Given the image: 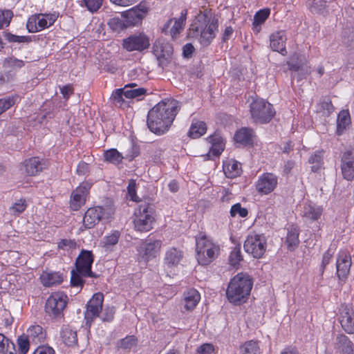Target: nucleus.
<instances>
[{"mask_svg":"<svg viewBox=\"0 0 354 354\" xmlns=\"http://www.w3.org/2000/svg\"><path fill=\"white\" fill-rule=\"evenodd\" d=\"M178 111V102L175 100L168 99L160 102L148 113V128L155 134H164L169 130Z\"/></svg>","mask_w":354,"mask_h":354,"instance_id":"obj_1","label":"nucleus"},{"mask_svg":"<svg viewBox=\"0 0 354 354\" xmlns=\"http://www.w3.org/2000/svg\"><path fill=\"white\" fill-rule=\"evenodd\" d=\"M218 30V20L210 10L200 11L188 30V37L197 39L203 46H209Z\"/></svg>","mask_w":354,"mask_h":354,"instance_id":"obj_2","label":"nucleus"},{"mask_svg":"<svg viewBox=\"0 0 354 354\" xmlns=\"http://www.w3.org/2000/svg\"><path fill=\"white\" fill-rule=\"evenodd\" d=\"M253 286L250 277L244 273H239L229 282L226 290L227 300L238 306L245 303Z\"/></svg>","mask_w":354,"mask_h":354,"instance_id":"obj_3","label":"nucleus"},{"mask_svg":"<svg viewBox=\"0 0 354 354\" xmlns=\"http://www.w3.org/2000/svg\"><path fill=\"white\" fill-rule=\"evenodd\" d=\"M219 252V245L205 234L200 233L196 236V259L199 264L209 265L218 257Z\"/></svg>","mask_w":354,"mask_h":354,"instance_id":"obj_4","label":"nucleus"},{"mask_svg":"<svg viewBox=\"0 0 354 354\" xmlns=\"http://www.w3.org/2000/svg\"><path fill=\"white\" fill-rule=\"evenodd\" d=\"M154 221L152 206L147 203L140 204L134 212L135 229L139 232H148L153 228Z\"/></svg>","mask_w":354,"mask_h":354,"instance_id":"obj_5","label":"nucleus"},{"mask_svg":"<svg viewBox=\"0 0 354 354\" xmlns=\"http://www.w3.org/2000/svg\"><path fill=\"white\" fill-rule=\"evenodd\" d=\"M252 118L257 123H268L275 115L272 104L261 99H255L250 104Z\"/></svg>","mask_w":354,"mask_h":354,"instance_id":"obj_6","label":"nucleus"},{"mask_svg":"<svg viewBox=\"0 0 354 354\" xmlns=\"http://www.w3.org/2000/svg\"><path fill=\"white\" fill-rule=\"evenodd\" d=\"M148 12V8L145 3L139 5L131 8L130 10L123 12L122 17V20L119 19H113L111 24H115L117 28H122L123 27H129L136 26L140 24L145 17Z\"/></svg>","mask_w":354,"mask_h":354,"instance_id":"obj_7","label":"nucleus"},{"mask_svg":"<svg viewBox=\"0 0 354 354\" xmlns=\"http://www.w3.org/2000/svg\"><path fill=\"white\" fill-rule=\"evenodd\" d=\"M114 208L111 205L97 206L87 209L83 218L85 229L93 228L101 220H108L114 214Z\"/></svg>","mask_w":354,"mask_h":354,"instance_id":"obj_8","label":"nucleus"},{"mask_svg":"<svg viewBox=\"0 0 354 354\" xmlns=\"http://www.w3.org/2000/svg\"><path fill=\"white\" fill-rule=\"evenodd\" d=\"M68 297L62 292H53L45 305L46 313L53 318H59L63 316V311L67 304Z\"/></svg>","mask_w":354,"mask_h":354,"instance_id":"obj_9","label":"nucleus"},{"mask_svg":"<svg viewBox=\"0 0 354 354\" xmlns=\"http://www.w3.org/2000/svg\"><path fill=\"white\" fill-rule=\"evenodd\" d=\"M58 15L54 13L35 14L30 16L27 21L26 27L30 32H37L52 26L57 20Z\"/></svg>","mask_w":354,"mask_h":354,"instance_id":"obj_10","label":"nucleus"},{"mask_svg":"<svg viewBox=\"0 0 354 354\" xmlns=\"http://www.w3.org/2000/svg\"><path fill=\"white\" fill-rule=\"evenodd\" d=\"M245 251L254 258L259 259L263 257L266 250V241L264 236L257 234H250L244 243Z\"/></svg>","mask_w":354,"mask_h":354,"instance_id":"obj_11","label":"nucleus"},{"mask_svg":"<svg viewBox=\"0 0 354 354\" xmlns=\"http://www.w3.org/2000/svg\"><path fill=\"white\" fill-rule=\"evenodd\" d=\"M153 52L159 62V65L163 68L171 59L173 47L169 42L158 39L153 44Z\"/></svg>","mask_w":354,"mask_h":354,"instance_id":"obj_12","label":"nucleus"},{"mask_svg":"<svg viewBox=\"0 0 354 354\" xmlns=\"http://www.w3.org/2000/svg\"><path fill=\"white\" fill-rule=\"evenodd\" d=\"M93 255L91 251L82 250L75 261L77 271L84 277H97L92 271Z\"/></svg>","mask_w":354,"mask_h":354,"instance_id":"obj_13","label":"nucleus"},{"mask_svg":"<svg viewBox=\"0 0 354 354\" xmlns=\"http://www.w3.org/2000/svg\"><path fill=\"white\" fill-rule=\"evenodd\" d=\"M150 45L149 39L147 35L143 33L131 35L124 39L122 41L123 48L127 51H142L149 48Z\"/></svg>","mask_w":354,"mask_h":354,"instance_id":"obj_14","label":"nucleus"},{"mask_svg":"<svg viewBox=\"0 0 354 354\" xmlns=\"http://www.w3.org/2000/svg\"><path fill=\"white\" fill-rule=\"evenodd\" d=\"M161 246L162 241L160 240L145 242L138 248V257L142 261L148 262L157 257Z\"/></svg>","mask_w":354,"mask_h":354,"instance_id":"obj_15","label":"nucleus"},{"mask_svg":"<svg viewBox=\"0 0 354 354\" xmlns=\"http://www.w3.org/2000/svg\"><path fill=\"white\" fill-rule=\"evenodd\" d=\"M278 185V178L272 173H264L256 183L257 191L261 194H268L273 192Z\"/></svg>","mask_w":354,"mask_h":354,"instance_id":"obj_16","label":"nucleus"},{"mask_svg":"<svg viewBox=\"0 0 354 354\" xmlns=\"http://www.w3.org/2000/svg\"><path fill=\"white\" fill-rule=\"evenodd\" d=\"M339 320L342 328L348 334L354 333V310L351 306L343 304L339 309Z\"/></svg>","mask_w":354,"mask_h":354,"instance_id":"obj_17","label":"nucleus"},{"mask_svg":"<svg viewBox=\"0 0 354 354\" xmlns=\"http://www.w3.org/2000/svg\"><path fill=\"white\" fill-rule=\"evenodd\" d=\"M91 187V185L89 183H83L72 192L70 207L73 211H77L85 203L86 198Z\"/></svg>","mask_w":354,"mask_h":354,"instance_id":"obj_18","label":"nucleus"},{"mask_svg":"<svg viewBox=\"0 0 354 354\" xmlns=\"http://www.w3.org/2000/svg\"><path fill=\"white\" fill-rule=\"evenodd\" d=\"M351 266V257L348 250H342L339 251L337 261V275L339 280L345 281Z\"/></svg>","mask_w":354,"mask_h":354,"instance_id":"obj_19","label":"nucleus"},{"mask_svg":"<svg viewBox=\"0 0 354 354\" xmlns=\"http://www.w3.org/2000/svg\"><path fill=\"white\" fill-rule=\"evenodd\" d=\"M104 295L100 292L93 295L86 305V310L85 312V319L86 322H92L94 318L99 316L102 309V304Z\"/></svg>","mask_w":354,"mask_h":354,"instance_id":"obj_20","label":"nucleus"},{"mask_svg":"<svg viewBox=\"0 0 354 354\" xmlns=\"http://www.w3.org/2000/svg\"><path fill=\"white\" fill-rule=\"evenodd\" d=\"M187 10L184 9L181 11L180 16L178 18H174L170 19L163 27L162 31L165 33L167 32V30L170 26V24L174 22L172 27L169 30L170 35L172 38H176V36L180 33V32L183 29L186 19H187Z\"/></svg>","mask_w":354,"mask_h":354,"instance_id":"obj_21","label":"nucleus"},{"mask_svg":"<svg viewBox=\"0 0 354 354\" xmlns=\"http://www.w3.org/2000/svg\"><path fill=\"white\" fill-rule=\"evenodd\" d=\"M286 41V35L284 31L281 30L274 32L270 35V47L273 50L285 55L287 54Z\"/></svg>","mask_w":354,"mask_h":354,"instance_id":"obj_22","label":"nucleus"},{"mask_svg":"<svg viewBox=\"0 0 354 354\" xmlns=\"http://www.w3.org/2000/svg\"><path fill=\"white\" fill-rule=\"evenodd\" d=\"M323 213L322 207L315 204L306 203L302 212L303 217L310 222L317 221Z\"/></svg>","mask_w":354,"mask_h":354,"instance_id":"obj_23","label":"nucleus"},{"mask_svg":"<svg viewBox=\"0 0 354 354\" xmlns=\"http://www.w3.org/2000/svg\"><path fill=\"white\" fill-rule=\"evenodd\" d=\"M40 279L41 283L46 287L59 285L62 283L64 278L59 272H43Z\"/></svg>","mask_w":354,"mask_h":354,"instance_id":"obj_24","label":"nucleus"},{"mask_svg":"<svg viewBox=\"0 0 354 354\" xmlns=\"http://www.w3.org/2000/svg\"><path fill=\"white\" fill-rule=\"evenodd\" d=\"M254 137V133L252 129L243 127L236 132L234 138L237 143L250 145L253 143Z\"/></svg>","mask_w":354,"mask_h":354,"instance_id":"obj_25","label":"nucleus"},{"mask_svg":"<svg viewBox=\"0 0 354 354\" xmlns=\"http://www.w3.org/2000/svg\"><path fill=\"white\" fill-rule=\"evenodd\" d=\"M201 299V295L196 289H189L184 292L183 300L187 310L194 309Z\"/></svg>","mask_w":354,"mask_h":354,"instance_id":"obj_26","label":"nucleus"},{"mask_svg":"<svg viewBox=\"0 0 354 354\" xmlns=\"http://www.w3.org/2000/svg\"><path fill=\"white\" fill-rule=\"evenodd\" d=\"M25 172L28 176H35L43 169V163L37 158L33 157L26 160L24 164Z\"/></svg>","mask_w":354,"mask_h":354,"instance_id":"obj_27","label":"nucleus"},{"mask_svg":"<svg viewBox=\"0 0 354 354\" xmlns=\"http://www.w3.org/2000/svg\"><path fill=\"white\" fill-rule=\"evenodd\" d=\"M60 337L63 343L68 346H75L77 343V331L70 326H66L62 328Z\"/></svg>","mask_w":354,"mask_h":354,"instance_id":"obj_28","label":"nucleus"},{"mask_svg":"<svg viewBox=\"0 0 354 354\" xmlns=\"http://www.w3.org/2000/svg\"><path fill=\"white\" fill-rule=\"evenodd\" d=\"M241 171V164L235 160H230L223 163V171L229 178L240 176Z\"/></svg>","mask_w":354,"mask_h":354,"instance_id":"obj_29","label":"nucleus"},{"mask_svg":"<svg viewBox=\"0 0 354 354\" xmlns=\"http://www.w3.org/2000/svg\"><path fill=\"white\" fill-rule=\"evenodd\" d=\"M207 125L203 121L198 120H193L189 130L188 131V136L194 139L201 137L206 133Z\"/></svg>","mask_w":354,"mask_h":354,"instance_id":"obj_30","label":"nucleus"},{"mask_svg":"<svg viewBox=\"0 0 354 354\" xmlns=\"http://www.w3.org/2000/svg\"><path fill=\"white\" fill-rule=\"evenodd\" d=\"M207 142L211 144L209 153L206 156L209 158V153H212L214 156H219L223 151V143L221 138L218 135L211 136L207 139Z\"/></svg>","mask_w":354,"mask_h":354,"instance_id":"obj_31","label":"nucleus"},{"mask_svg":"<svg viewBox=\"0 0 354 354\" xmlns=\"http://www.w3.org/2000/svg\"><path fill=\"white\" fill-rule=\"evenodd\" d=\"M299 230L295 226H290L288 228V233L286 239V243L290 250H294L299 245Z\"/></svg>","mask_w":354,"mask_h":354,"instance_id":"obj_32","label":"nucleus"},{"mask_svg":"<svg viewBox=\"0 0 354 354\" xmlns=\"http://www.w3.org/2000/svg\"><path fill=\"white\" fill-rule=\"evenodd\" d=\"M183 258V253L175 248L169 249L165 256V263L169 267L177 266Z\"/></svg>","mask_w":354,"mask_h":354,"instance_id":"obj_33","label":"nucleus"},{"mask_svg":"<svg viewBox=\"0 0 354 354\" xmlns=\"http://www.w3.org/2000/svg\"><path fill=\"white\" fill-rule=\"evenodd\" d=\"M26 336L33 342H41L46 339V334L41 326L34 325L27 330Z\"/></svg>","mask_w":354,"mask_h":354,"instance_id":"obj_34","label":"nucleus"},{"mask_svg":"<svg viewBox=\"0 0 354 354\" xmlns=\"http://www.w3.org/2000/svg\"><path fill=\"white\" fill-rule=\"evenodd\" d=\"M337 344L342 354H353V343L345 335L337 337Z\"/></svg>","mask_w":354,"mask_h":354,"instance_id":"obj_35","label":"nucleus"},{"mask_svg":"<svg viewBox=\"0 0 354 354\" xmlns=\"http://www.w3.org/2000/svg\"><path fill=\"white\" fill-rule=\"evenodd\" d=\"M104 158L105 161L117 165L122 162L124 156L116 149H110L104 151Z\"/></svg>","mask_w":354,"mask_h":354,"instance_id":"obj_36","label":"nucleus"},{"mask_svg":"<svg viewBox=\"0 0 354 354\" xmlns=\"http://www.w3.org/2000/svg\"><path fill=\"white\" fill-rule=\"evenodd\" d=\"M270 13V10L268 8L262 9L259 10L254 17L253 21V29L257 32L261 30V26L264 24L266 20L268 19Z\"/></svg>","mask_w":354,"mask_h":354,"instance_id":"obj_37","label":"nucleus"},{"mask_svg":"<svg viewBox=\"0 0 354 354\" xmlns=\"http://www.w3.org/2000/svg\"><path fill=\"white\" fill-rule=\"evenodd\" d=\"M337 132L339 135L349 125L351 122L350 115L348 111H342L337 117Z\"/></svg>","mask_w":354,"mask_h":354,"instance_id":"obj_38","label":"nucleus"},{"mask_svg":"<svg viewBox=\"0 0 354 354\" xmlns=\"http://www.w3.org/2000/svg\"><path fill=\"white\" fill-rule=\"evenodd\" d=\"M243 260L241 255V246H235L230 253L229 263L234 268L239 266L240 263Z\"/></svg>","mask_w":354,"mask_h":354,"instance_id":"obj_39","label":"nucleus"},{"mask_svg":"<svg viewBox=\"0 0 354 354\" xmlns=\"http://www.w3.org/2000/svg\"><path fill=\"white\" fill-rule=\"evenodd\" d=\"M308 6L313 13L324 15L326 12L327 5L325 0H312Z\"/></svg>","mask_w":354,"mask_h":354,"instance_id":"obj_40","label":"nucleus"},{"mask_svg":"<svg viewBox=\"0 0 354 354\" xmlns=\"http://www.w3.org/2000/svg\"><path fill=\"white\" fill-rule=\"evenodd\" d=\"M133 84H129L126 86L124 88L125 91V97L128 99H133L139 97L140 96L145 95L146 93L147 90L144 88H131Z\"/></svg>","mask_w":354,"mask_h":354,"instance_id":"obj_41","label":"nucleus"},{"mask_svg":"<svg viewBox=\"0 0 354 354\" xmlns=\"http://www.w3.org/2000/svg\"><path fill=\"white\" fill-rule=\"evenodd\" d=\"M27 207V203L25 199L17 200L10 208L9 211L12 215L19 216L23 213Z\"/></svg>","mask_w":354,"mask_h":354,"instance_id":"obj_42","label":"nucleus"},{"mask_svg":"<svg viewBox=\"0 0 354 354\" xmlns=\"http://www.w3.org/2000/svg\"><path fill=\"white\" fill-rule=\"evenodd\" d=\"M258 351V344L253 340L245 342L240 348L241 354H257Z\"/></svg>","mask_w":354,"mask_h":354,"instance_id":"obj_43","label":"nucleus"},{"mask_svg":"<svg viewBox=\"0 0 354 354\" xmlns=\"http://www.w3.org/2000/svg\"><path fill=\"white\" fill-rule=\"evenodd\" d=\"M18 98L17 95L0 99V115L12 107Z\"/></svg>","mask_w":354,"mask_h":354,"instance_id":"obj_44","label":"nucleus"},{"mask_svg":"<svg viewBox=\"0 0 354 354\" xmlns=\"http://www.w3.org/2000/svg\"><path fill=\"white\" fill-rule=\"evenodd\" d=\"M10 348L15 351V344L5 335L0 333V353H5L10 350Z\"/></svg>","mask_w":354,"mask_h":354,"instance_id":"obj_45","label":"nucleus"},{"mask_svg":"<svg viewBox=\"0 0 354 354\" xmlns=\"http://www.w3.org/2000/svg\"><path fill=\"white\" fill-rule=\"evenodd\" d=\"M13 16L10 10H0V29L9 26L10 20Z\"/></svg>","mask_w":354,"mask_h":354,"instance_id":"obj_46","label":"nucleus"},{"mask_svg":"<svg viewBox=\"0 0 354 354\" xmlns=\"http://www.w3.org/2000/svg\"><path fill=\"white\" fill-rule=\"evenodd\" d=\"M290 70L297 71L300 69H303L304 63L299 59L297 55H294L291 57L289 62L287 63Z\"/></svg>","mask_w":354,"mask_h":354,"instance_id":"obj_47","label":"nucleus"},{"mask_svg":"<svg viewBox=\"0 0 354 354\" xmlns=\"http://www.w3.org/2000/svg\"><path fill=\"white\" fill-rule=\"evenodd\" d=\"M341 169L345 180L352 181L354 179V165H342Z\"/></svg>","mask_w":354,"mask_h":354,"instance_id":"obj_48","label":"nucleus"},{"mask_svg":"<svg viewBox=\"0 0 354 354\" xmlns=\"http://www.w3.org/2000/svg\"><path fill=\"white\" fill-rule=\"evenodd\" d=\"M17 344L19 351L21 354H26L29 350L30 344L28 337L26 335H21L18 337Z\"/></svg>","mask_w":354,"mask_h":354,"instance_id":"obj_49","label":"nucleus"},{"mask_svg":"<svg viewBox=\"0 0 354 354\" xmlns=\"http://www.w3.org/2000/svg\"><path fill=\"white\" fill-rule=\"evenodd\" d=\"M82 2L88 10L95 12L100 8L103 0H82Z\"/></svg>","mask_w":354,"mask_h":354,"instance_id":"obj_50","label":"nucleus"},{"mask_svg":"<svg viewBox=\"0 0 354 354\" xmlns=\"http://www.w3.org/2000/svg\"><path fill=\"white\" fill-rule=\"evenodd\" d=\"M24 66L22 60L17 59L15 57H8L3 61V67L12 68H20Z\"/></svg>","mask_w":354,"mask_h":354,"instance_id":"obj_51","label":"nucleus"},{"mask_svg":"<svg viewBox=\"0 0 354 354\" xmlns=\"http://www.w3.org/2000/svg\"><path fill=\"white\" fill-rule=\"evenodd\" d=\"M237 214L240 217H246L248 214V211L246 208L242 207L240 203H236L232 206L230 209V215L232 217L236 216Z\"/></svg>","mask_w":354,"mask_h":354,"instance_id":"obj_52","label":"nucleus"},{"mask_svg":"<svg viewBox=\"0 0 354 354\" xmlns=\"http://www.w3.org/2000/svg\"><path fill=\"white\" fill-rule=\"evenodd\" d=\"M123 97H125L124 88H118L113 92L111 99L115 105L121 106L124 102Z\"/></svg>","mask_w":354,"mask_h":354,"instance_id":"obj_53","label":"nucleus"},{"mask_svg":"<svg viewBox=\"0 0 354 354\" xmlns=\"http://www.w3.org/2000/svg\"><path fill=\"white\" fill-rule=\"evenodd\" d=\"M82 275L80 274L77 270H73L71 271V284L73 287H82L84 284V280L82 279Z\"/></svg>","mask_w":354,"mask_h":354,"instance_id":"obj_54","label":"nucleus"},{"mask_svg":"<svg viewBox=\"0 0 354 354\" xmlns=\"http://www.w3.org/2000/svg\"><path fill=\"white\" fill-rule=\"evenodd\" d=\"M120 234L118 231H114L110 235L104 237V245L105 247L114 245L118 243Z\"/></svg>","mask_w":354,"mask_h":354,"instance_id":"obj_55","label":"nucleus"},{"mask_svg":"<svg viewBox=\"0 0 354 354\" xmlns=\"http://www.w3.org/2000/svg\"><path fill=\"white\" fill-rule=\"evenodd\" d=\"M342 165H354V149H349L343 153Z\"/></svg>","mask_w":354,"mask_h":354,"instance_id":"obj_56","label":"nucleus"},{"mask_svg":"<svg viewBox=\"0 0 354 354\" xmlns=\"http://www.w3.org/2000/svg\"><path fill=\"white\" fill-rule=\"evenodd\" d=\"M137 339L134 336H127L120 341V347L124 349H131L136 345Z\"/></svg>","mask_w":354,"mask_h":354,"instance_id":"obj_57","label":"nucleus"},{"mask_svg":"<svg viewBox=\"0 0 354 354\" xmlns=\"http://www.w3.org/2000/svg\"><path fill=\"white\" fill-rule=\"evenodd\" d=\"M129 148L127 149L125 153L124 158L129 160H133L140 154V149L137 145H133V142H131Z\"/></svg>","mask_w":354,"mask_h":354,"instance_id":"obj_58","label":"nucleus"},{"mask_svg":"<svg viewBox=\"0 0 354 354\" xmlns=\"http://www.w3.org/2000/svg\"><path fill=\"white\" fill-rule=\"evenodd\" d=\"M319 111L325 115H329L333 111V106L330 101H323L319 104Z\"/></svg>","mask_w":354,"mask_h":354,"instance_id":"obj_59","label":"nucleus"},{"mask_svg":"<svg viewBox=\"0 0 354 354\" xmlns=\"http://www.w3.org/2000/svg\"><path fill=\"white\" fill-rule=\"evenodd\" d=\"M136 183L134 180H130L127 187L128 194L133 201H137L138 196L136 195Z\"/></svg>","mask_w":354,"mask_h":354,"instance_id":"obj_60","label":"nucleus"},{"mask_svg":"<svg viewBox=\"0 0 354 354\" xmlns=\"http://www.w3.org/2000/svg\"><path fill=\"white\" fill-rule=\"evenodd\" d=\"M114 307H107L104 309L102 319L103 322H111L113 320L115 315Z\"/></svg>","mask_w":354,"mask_h":354,"instance_id":"obj_61","label":"nucleus"},{"mask_svg":"<svg viewBox=\"0 0 354 354\" xmlns=\"http://www.w3.org/2000/svg\"><path fill=\"white\" fill-rule=\"evenodd\" d=\"M308 162L311 165L323 164V153L322 151L315 152L310 156Z\"/></svg>","mask_w":354,"mask_h":354,"instance_id":"obj_62","label":"nucleus"},{"mask_svg":"<svg viewBox=\"0 0 354 354\" xmlns=\"http://www.w3.org/2000/svg\"><path fill=\"white\" fill-rule=\"evenodd\" d=\"M58 247L62 250L75 248L76 247V243L74 241L70 239H62L58 243Z\"/></svg>","mask_w":354,"mask_h":354,"instance_id":"obj_63","label":"nucleus"},{"mask_svg":"<svg viewBox=\"0 0 354 354\" xmlns=\"http://www.w3.org/2000/svg\"><path fill=\"white\" fill-rule=\"evenodd\" d=\"M32 354H55V351L52 347L43 346H39Z\"/></svg>","mask_w":354,"mask_h":354,"instance_id":"obj_64","label":"nucleus"}]
</instances>
